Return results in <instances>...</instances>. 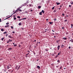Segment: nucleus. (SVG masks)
Here are the masks:
<instances>
[{"instance_id":"aec40b11","label":"nucleus","mask_w":73,"mask_h":73,"mask_svg":"<svg viewBox=\"0 0 73 73\" xmlns=\"http://www.w3.org/2000/svg\"><path fill=\"white\" fill-rule=\"evenodd\" d=\"M38 8L39 9H40L41 8V7L40 6H38Z\"/></svg>"},{"instance_id":"f257e3e1","label":"nucleus","mask_w":73,"mask_h":73,"mask_svg":"<svg viewBox=\"0 0 73 73\" xmlns=\"http://www.w3.org/2000/svg\"><path fill=\"white\" fill-rule=\"evenodd\" d=\"M21 66H18V65H16V66L15 67V69L16 70H17V71H18V70H19V69H20V68Z\"/></svg>"},{"instance_id":"dca6fc26","label":"nucleus","mask_w":73,"mask_h":73,"mask_svg":"<svg viewBox=\"0 0 73 73\" xmlns=\"http://www.w3.org/2000/svg\"><path fill=\"white\" fill-rule=\"evenodd\" d=\"M1 31H2V32H3V31H4V29H1Z\"/></svg>"},{"instance_id":"4be33fe9","label":"nucleus","mask_w":73,"mask_h":73,"mask_svg":"<svg viewBox=\"0 0 73 73\" xmlns=\"http://www.w3.org/2000/svg\"><path fill=\"white\" fill-rule=\"evenodd\" d=\"M17 18H18V19H20V17H21L19 16H18L17 17Z\"/></svg>"},{"instance_id":"c85d7f7f","label":"nucleus","mask_w":73,"mask_h":73,"mask_svg":"<svg viewBox=\"0 0 73 73\" xmlns=\"http://www.w3.org/2000/svg\"><path fill=\"white\" fill-rule=\"evenodd\" d=\"M11 28L12 29H13V26H11Z\"/></svg>"},{"instance_id":"393cba45","label":"nucleus","mask_w":73,"mask_h":73,"mask_svg":"<svg viewBox=\"0 0 73 73\" xmlns=\"http://www.w3.org/2000/svg\"><path fill=\"white\" fill-rule=\"evenodd\" d=\"M62 66H61V67H60V69H62Z\"/></svg>"},{"instance_id":"e2e57ef3","label":"nucleus","mask_w":73,"mask_h":73,"mask_svg":"<svg viewBox=\"0 0 73 73\" xmlns=\"http://www.w3.org/2000/svg\"><path fill=\"white\" fill-rule=\"evenodd\" d=\"M54 38H56V36H54Z\"/></svg>"},{"instance_id":"5701e85b","label":"nucleus","mask_w":73,"mask_h":73,"mask_svg":"<svg viewBox=\"0 0 73 73\" xmlns=\"http://www.w3.org/2000/svg\"><path fill=\"white\" fill-rule=\"evenodd\" d=\"M28 1H29L28 0L27 1L26 3H27V4L28 3H29Z\"/></svg>"},{"instance_id":"bf43d9fd","label":"nucleus","mask_w":73,"mask_h":73,"mask_svg":"<svg viewBox=\"0 0 73 73\" xmlns=\"http://www.w3.org/2000/svg\"><path fill=\"white\" fill-rule=\"evenodd\" d=\"M52 31L53 32H54V31L53 30H52Z\"/></svg>"},{"instance_id":"e433bc0d","label":"nucleus","mask_w":73,"mask_h":73,"mask_svg":"<svg viewBox=\"0 0 73 73\" xmlns=\"http://www.w3.org/2000/svg\"><path fill=\"white\" fill-rule=\"evenodd\" d=\"M29 54V53H28L27 54H26V56H28Z\"/></svg>"},{"instance_id":"2f4dec72","label":"nucleus","mask_w":73,"mask_h":73,"mask_svg":"<svg viewBox=\"0 0 73 73\" xmlns=\"http://www.w3.org/2000/svg\"><path fill=\"white\" fill-rule=\"evenodd\" d=\"M14 19L15 20H16V17H15L14 18Z\"/></svg>"},{"instance_id":"2eb2a0df","label":"nucleus","mask_w":73,"mask_h":73,"mask_svg":"<svg viewBox=\"0 0 73 73\" xmlns=\"http://www.w3.org/2000/svg\"><path fill=\"white\" fill-rule=\"evenodd\" d=\"M9 25H7V26H5V27H6V28H7V27H9Z\"/></svg>"},{"instance_id":"bb28decb","label":"nucleus","mask_w":73,"mask_h":73,"mask_svg":"<svg viewBox=\"0 0 73 73\" xmlns=\"http://www.w3.org/2000/svg\"><path fill=\"white\" fill-rule=\"evenodd\" d=\"M54 7H55L54 6V7H53L52 8V9H54Z\"/></svg>"},{"instance_id":"412c9836","label":"nucleus","mask_w":73,"mask_h":73,"mask_svg":"<svg viewBox=\"0 0 73 73\" xmlns=\"http://www.w3.org/2000/svg\"><path fill=\"white\" fill-rule=\"evenodd\" d=\"M64 22H66V21H68V20L67 19H66L65 20H64Z\"/></svg>"},{"instance_id":"f3484780","label":"nucleus","mask_w":73,"mask_h":73,"mask_svg":"<svg viewBox=\"0 0 73 73\" xmlns=\"http://www.w3.org/2000/svg\"><path fill=\"white\" fill-rule=\"evenodd\" d=\"M49 23H50V24H53V23L52 22H49Z\"/></svg>"},{"instance_id":"a878e982","label":"nucleus","mask_w":73,"mask_h":73,"mask_svg":"<svg viewBox=\"0 0 73 73\" xmlns=\"http://www.w3.org/2000/svg\"><path fill=\"white\" fill-rule=\"evenodd\" d=\"M19 25H21V23H19Z\"/></svg>"},{"instance_id":"7ed1b4c3","label":"nucleus","mask_w":73,"mask_h":73,"mask_svg":"<svg viewBox=\"0 0 73 73\" xmlns=\"http://www.w3.org/2000/svg\"><path fill=\"white\" fill-rule=\"evenodd\" d=\"M60 46L58 45L57 47L58 50H59L60 49Z\"/></svg>"},{"instance_id":"ddd939ff","label":"nucleus","mask_w":73,"mask_h":73,"mask_svg":"<svg viewBox=\"0 0 73 73\" xmlns=\"http://www.w3.org/2000/svg\"><path fill=\"white\" fill-rule=\"evenodd\" d=\"M4 38H5V37H3L2 38H1V40L2 41H3V40H4Z\"/></svg>"},{"instance_id":"f8f14e48","label":"nucleus","mask_w":73,"mask_h":73,"mask_svg":"<svg viewBox=\"0 0 73 73\" xmlns=\"http://www.w3.org/2000/svg\"><path fill=\"white\" fill-rule=\"evenodd\" d=\"M42 12V13H44V10H42V12Z\"/></svg>"},{"instance_id":"4d7b16f0","label":"nucleus","mask_w":73,"mask_h":73,"mask_svg":"<svg viewBox=\"0 0 73 73\" xmlns=\"http://www.w3.org/2000/svg\"><path fill=\"white\" fill-rule=\"evenodd\" d=\"M62 29H64V27H62Z\"/></svg>"},{"instance_id":"338daca9","label":"nucleus","mask_w":73,"mask_h":73,"mask_svg":"<svg viewBox=\"0 0 73 73\" xmlns=\"http://www.w3.org/2000/svg\"><path fill=\"white\" fill-rule=\"evenodd\" d=\"M64 42H66V41H64Z\"/></svg>"},{"instance_id":"c03bdc74","label":"nucleus","mask_w":73,"mask_h":73,"mask_svg":"<svg viewBox=\"0 0 73 73\" xmlns=\"http://www.w3.org/2000/svg\"><path fill=\"white\" fill-rule=\"evenodd\" d=\"M71 48V47H70V46H69L68 48L69 49H70V48Z\"/></svg>"},{"instance_id":"37998d69","label":"nucleus","mask_w":73,"mask_h":73,"mask_svg":"<svg viewBox=\"0 0 73 73\" xmlns=\"http://www.w3.org/2000/svg\"><path fill=\"white\" fill-rule=\"evenodd\" d=\"M72 7V6H71V5H69V7Z\"/></svg>"},{"instance_id":"9d476101","label":"nucleus","mask_w":73,"mask_h":73,"mask_svg":"<svg viewBox=\"0 0 73 73\" xmlns=\"http://www.w3.org/2000/svg\"><path fill=\"white\" fill-rule=\"evenodd\" d=\"M45 50L47 52V51H48V50H48V48H46V49H45Z\"/></svg>"},{"instance_id":"7c9ffc66","label":"nucleus","mask_w":73,"mask_h":73,"mask_svg":"<svg viewBox=\"0 0 73 73\" xmlns=\"http://www.w3.org/2000/svg\"><path fill=\"white\" fill-rule=\"evenodd\" d=\"M6 68H5V69L4 70V71L5 72H6Z\"/></svg>"},{"instance_id":"4468645a","label":"nucleus","mask_w":73,"mask_h":73,"mask_svg":"<svg viewBox=\"0 0 73 73\" xmlns=\"http://www.w3.org/2000/svg\"><path fill=\"white\" fill-rule=\"evenodd\" d=\"M57 62H59V63H60V60H58L57 61Z\"/></svg>"},{"instance_id":"052dcab7","label":"nucleus","mask_w":73,"mask_h":73,"mask_svg":"<svg viewBox=\"0 0 73 73\" xmlns=\"http://www.w3.org/2000/svg\"><path fill=\"white\" fill-rule=\"evenodd\" d=\"M46 20L47 21H48V19H46Z\"/></svg>"},{"instance_id":"a19ab883","label":"nucleus","mask_w":73,"mask_h":73,"mask_svg":"<svg viewBox=\"0 0 73 73\" xmlns=\"http://www.w3.org/2000/svg\"><path fill=\"white\" fill-rule=\"evenodd\" d=\"M10 71H11V70H8V72H10Z\"/></svg>"},{"instance_id":"a211bd4d","label":"nucleus","mask_w":73,"mask_h":73,"mask_svg":"<svg viewBox=\"0 0 73 73\" xmlns=\"http://www.w3.org/2000/svg\"><path fill=\"white\" fill-rule=\"evenodd\" d=\"M39 14L40 15H42V12H40Z\"/></svg>"},{"instance_id":"cd10ccee","label":"nucleus","mask_w":73,"mask_h":73,"mask_svg":"<svg viewBox=\"0 0 73 73\" xmlns=\"http://www.w3.org/2000/svg\"><path fill=\"white\" fill-rule=\"evenodd\" d=\"M29 6H30V7H31L32 5L29 4Z\"/></svg>"},{"instance_id":"864d4df0","label":"nucleus","mask_w":73,"mask_h":73,"mask_svg":"<svg viewBox=\"0 0 73 73\" xmlns=\"http://www.w3.org/2000/svg\"><path fill=\"white\" fill-rule=\"evenodd\" d=\"M56 12V10L54 11V12Z\"/></svg>"},{"instance_id":"6e6552de","label":"nucleus","mask_w":73,"mask_h":73,"mask_svg":"<svg viewBox=\"0 0 73 73\" xmlns=\"http://www.w3.org/2000/svg\"><path fill=\"white\" fill-rule=\"evenodd\" d=\"M56 4L57 5H60V3L56 2Z\"/></svg>"},{"instance_id":"39448f33","label":"nucleus","mask_w":73,"mask_h":73,"mask_svg":"<svg viewBox=\"0 0 73 73\" xmlns=\"http://www.w3.org/2000/svg\"><path fill=\"white\" fill-rule=\"evenodd\" d=\"M64 44H62L61 45V48H64Z\"/></svg>"},{"instance_id":"79ce46f5","label":"nucleus","mask_w":73,"mask_h":73,"mask_svg":"<svg viewBox=\"0 0 73 73\" xmlns=\"http://www.w3.org/2000/svg\"><path fill=\"white\" fill-rule=\"evenodd\" d=\"M6 24L7 25H8V24H9V23H6Z\"/></svg>"},{"instance_id":"0eeeda50","label":"nucleus","mask_w":73,"mask_h":73,"mask_svg":"<svg viewBox=\"0 0 73 73\" xmlns=\"http://www.w3.org/2000/svg\"><path fill=\"white\" fill-rule=\"evenodd\" d=\"M37 69H40V66H37Z\"/></svg>"},{"instance_id":"774afa93","label":"nucleus","mask_w":73,"mask_h":73,"mask_svg":"<svg viewBox=\"0 0 73 73\" xmlns=\"http://www.w3.org/2000/svg\"><path fill=\"white\" fill-rule=\"evenodd\" d=\"M13 44L14 45H15V43H13Z\"/></svg>"},{"instance_id":"6ab92c4d","label":"nucleus","mask_w":73,"mask_h":73,"mask_svg":"<svg viewBox=\"0 0 73 73\" xmlns=\"http://www.w3.org/2000/svg\"><path fill=\"white\" fill-rule=\"evenodd\" d=\"M4 34H6V33H7V31H5L3 33Z\"/></svg>"},{"instance_id":"b1692460","label":"nucleus","mask_w":73,"mask_h":73,"mask_svg":"<svg viewBox=\"0 0 73 73\" xmlns=\"http://www.w3.org/2000/svg\"><path fill=\"white\" fill-rule=\"evenodd\" d=\"M9 38H11V37H12V36H11L10 35L9 36Z\"/></svg>"},{"instance_id":"473e14b6","label":"nucleus","mask_w":73,"mask_h":73,"mask_svg":"<svg viewBox=\"0 0 73 73\" xmlns=\"http://www.w3.org/2000/svg\"><path fill=\"white\" fill-rule=\"evenodd\" d=\"M17 46V44H15L14 46Z\"/></svg>"},{"instance_id":"ea45409f","label":"nucleus","mask_w":73,"mask_h":73,"mask_svg":"<svg viewBox=\"0 0 73 73\" xmlns=\"http://www.w3.org/2000/svg\"><path fill=\"white\" fill-rule=\"evenodd\" d=\"M45 30H46V31H48V29H46Z\"/></svg>"},{"instance_id":"a18cd8bd","label":"nucleus","mask_w":73,"mask_h":73,"mask_svg":"<svg viewBox=\"0 0 73 73\" xmlns=\"http://www.w3.org/2000/svg\"><path fill=\"white\" fill-rule=\"evenodd\" d=\"M23 20V19H19V21H21V20Z\"/></svg>"},{"instance_id":"8fccbe9b","label":"nucleus","mask_w":73,"mask_h":73,"mask_svg":"<svg viewBox=\"0 0 73 73\" xmlns=\"http://www.w3.org/2000/svg\"><path fill=\"white\" fill-rule=\"evenodd\" d=\"M71 3V4L72 5H73V2H72V3Z\"/></svg>"},{"instance_id":"49530a36","label":"nucleus","mask_w":73,"mask_h":73,"mask_svg":"<svg viewBox=\"0 0 73 73\" xmlns=\"http://www.w3.org/2000/svg\"><path fill=\"white\" fill-rule=\"evenodd\" d=\"M61 51H60V52H59V54H61Z\"/></svg>"},{"instance_id":"20e7f679","label":"nucleus","mask_w":73,"mask_h":73,"mask_svg":"<svg viewBox=\"0 0 73 73\" xmlns=\"http://www.w3.org/2000/svg\"><path fill=\"white\" fill-rule=\"evenodd\" d=\"M12 48H9L8 49H7V50H12Z\"/></svg>"},{"instance_id":"13d9d810","label":"nucleus","mask_w":73,"mask_h":73,"mask_svg":"<svg viewBox=\"0 0 73 73\" xmlns=\"http://www.w3.org/2000/svg\"><path fill=\"white\" fill-rule=\"evenodd\" d=\"M0 22H1V19H0Z\"/></svg>"},{"instance_id":"680f3d73","label":"nucleus","mask_w":73,"mask_h":73,"mask_svg":"<svg viewBox=\"0 0 73 73\" xmlns=\"http://www.w3.org/2000/svg\"><path fill=\"white\" fill-rule=\"evenodd\" d=\"M55 57H56H56H57V55Z\"/></svg>"},{"instance_id":"5fc2aeb1","label":"nucleus","mask_w":73,"mask_h":73,"mask_svg":"<svg viewBox=\"0 0 73 73\" xmlns=\"http://www.w3.org/2000/svg\"><path fill=\"white\" fill-rule=\"evenodd\" d=\"M33 11V10H31V12H32Z\"/></svg>"},{"instance_id":"de8ad7c7","label":"nucleus","mask_w":73,"mask_h":73,"mask_svg":"<svg viewBox=\"0 0 73 73\" xmlns=\"http://www.w3.org/2000/svg\"><path fill=\"white\" fill-rule=\"evenodd\" d=\"M27 52H28L29 53V52H30V51H29L28 50L27 51Z\"/></svg>"},{"instance_id":"f03ea898","label":"nucleus","mask_w":73,"mask_h":73,"mask_svg":"<svg viewBox=\"0 0 73 73\" xmlns=\"http://www.w3.org/2000/svg\"><path fill=\"white\" fill-rule=\"evenodd\" d=\"M12 67V66L11 65L9 64L7 66V69H9V68H11Z\"/></svg>"},{"instance_id":"f704fd0d","label":"nucleus","mask_w":73,"mask_h":73,"mask_svg":"<svg viewBox=\"0 0 73 73\" xmlns=\"http://www.w3.org/2000/svg\"><path fill=\"white\" fill-rule=\"evenodd\" d=\"M62 15V16H64L65 15V14L64 13H63Z\"/></svg>"},{"instance_id":"58836bf2","label":"nucleus","mask_w":73,"mask_h":73,"mask_svg":"<svg viewBox=\"0 0 73 73\" xmlns=\"http://www.w3.org/2000/svg\"><path fill=\"white\" fill-rule=\"evenodd\" d=\"M23 6H25V4H24L23 5Z\"/></svg>"},{"instance_id":"c756f323","label":"nucleus","mask_w":73,"mask_h":73,"mask_svg":"<svg viewBox=\"0 0 73 73\" xmlns=\"http://www.w3.org/2000/svg\"><path fill=\"white\" fill-rule=\"evenodd\" d=\"M25 19H27V18H23V19H22V20H25Z\"/></svg>"},{"instance_id":"603ef678","label":"nucleus","mask_w":73,"mask_h":73,"mask_svg":"<svg viewBox=\"0 0 73 73\" xmlns=\"http://www.w3.org/2000/svg\"><path fill=\"white\" fill-rule=\"evenodd\" d=\"M15 31H13V32H12V33H15Z\"/></svg>"},{"instance_id":"6e6d98bb","label":"nucleus","mask_w":73,"mask_h":73,"mask_svg":"<svg viewBox=\"0 0 73 73\" xmlns=\"http://www.w3.org/2000/svg\"><path fill=\"white\" fill-rule=\"evenodd\" d=\"M58 56H59V55H60L59 53H58Z\"/></svg>"},{"instance_id":"1a4fd4ad","label":"nucleus","mask_w":73,"mask_h":73,"mask_svg":"<svg viewBox=\"0 0 73 73\" xmlns=\"http://www.w3.org/2000/svg\"><path fill=\"white\" fill-rule=\"evenodd\" d=\"M63 40H66L67 39V38H65V37L63 38Z\"/></svg>"},{"instance_id":"4c0bfd02","label":"nucleus","mask_w":73,"mask_h":73,"mask_svg":"<svg viewBox=\"0 0 73 73\" xmlns=\"http://www.w3.org/2000/svg\"><path fill=\"white\" fill-rule=\"evenodd\" d=\"M19 11H20V12H21V11H22V10H21V9H19Z\"/></svg>"},{"instance_id":"9b49d317","label":"nucleus","mask_w":73,"mask_h":73,"mask_svg":"<svg viewBox=\"0 0 73 73\" xmlns=\"http://www.w3.org/2000/svg\"><path fill=\"white\" fill-rule=\"evenodd\" d=\"M70 41H71L72 42H73V39H71V40H70Z\"/></svg>"},{"instance_id":"0e129e2a","label":"nucleus","mask_w":73,"mask_h":73,"mask_svg":"<svg viewBox=\"0 0 73 73\" xmlns=\"http://www.w3.org/2000/svg\"><path fill=\"white\" fill-rule=\"evenodd\" d=\"M58 67V66H56V68Z\"/></svg>"},{"instance_id":"c9c22d12","label":"nucleus","mask_w":73,"mask_h":73,"mask_svg":"<svg viewBox=\"0 0 73 73\" xmlns=\"http://www.w3.org/2000/svg\"><path fill=\"white\" fill-rule=\"evenodd\" d=\"M23 6H22H22H21V7H19V9H21V7H23Z\"/></svg>"},{"instance_id":"69168bd1","label":"nucleus","mask_w":73,"mask_h":73,"mask_svg":"<svg viewBox=\"0 0 73 73\" xmlns=\"http://www.w3.org/2000/svg\"><path fill=\"white\" fill-rule=\"evenodd\" d=\"M60 7H62V6H61V5L60 6Z\"/></svg>"},{"instance_id":"72a5a7b5","label":"nucleus","mask_w":73,"mask_h":73,"mask_svg":"<svg viewBox=\"0 0 73 73\" xmlns=\"http://www.w3.org/2000/svg\"><path fill=\"white\" fill-rule=\"evenodd\" d=\"M54 21H56L57 19H54Z\"/></svg>"},{"instance_id":"423d86ee","label":"nucleus","mask_w":73,"mask_h":73,"mask_svg":"<svg viewBox=\"0 0 73 73\" xmlns=\"http://www.w3.org/2000/svg\"><path fill=\"white\" fill-rule=\"evenodd\" d=\"M13 14H14V13L12 15H11L9 17L7 18L6 19H8V18H9L10 17H11V16H12V15H13Z\"/></svg>"},{"instance_id":"3c124183","label":"nucleus","mask_w":73,"mask_h":73,"mask_svg":"<svg viewBox=\"0 0 73 73\" xmlns=\"http://www.w3.org/2000/svg\"><path fill=\"white\" fill-rule=\"evenodd\" d=\"M6 37L8 36V34H6Z\"/></svg>"},{"instance_id":"09e8293b","label":"nucleus","mask_w":73,"mask_h":73,"mask_svg":"<svg viewBox=\"0 0 73 73\" xmlns=\"http://www.w3.org/2000/svg\"><path fill=\"white\" fill-rule=\"evenodd\" d=\"M71 27H73V24H71Z\"/></svg>"}]
</instances>
